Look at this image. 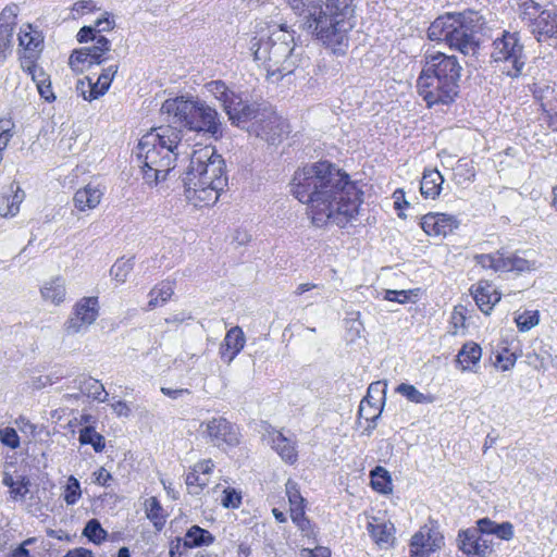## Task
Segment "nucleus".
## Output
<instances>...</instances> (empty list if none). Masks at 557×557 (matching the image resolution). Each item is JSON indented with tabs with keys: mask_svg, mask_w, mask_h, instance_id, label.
<instances>
[{
	"mask_svg": "<svg viewBox=\"0 0 557 557\" xmlns=\"http://www.w3.org/2000/svg\"><path fill=\"white\" fill-rule=\"evenodd\" d=\"M290 186L292 194L308 205L315 226L346 227L358 220L363 193L333 164L318 162L297 170Z\"/></svg>",
	"mask_w": 557,
	"mask_h": 557,
	"instance_id": "f257e3e1",
	"label": "nucleus"
},
{
	"mask_svg": "<svg viewBox=\"0 0 557 557\" xmlns=\"http://www.w3.org/2000/svg\"><path fill=\"white\" fill-rule=\"evenodd\" d=\"M184 196L195 207L215 203L227 185L225 161L213 146H200L182 177Z\"/></svg>",
	"mask_w": 557,
	"mask_h": 557,
	"instance_id": "f03ea898",
	"label": "nucleus"
},
{
	"mask_svg": "<svg viewBox=\"0 0 557 557\" xmlns=\"http://www.w3.org/2000/svg\"><path fill=\"white\" fill-rule=\"evenodd\" d=\"M182 138L183 131L173 125L156 127L140 138L134 153L146 184L156 186L165 181L187 147Z\"/></svg>",
	"mask_w": 557,
	"mask_h": 557,
	"instance_id": "7ed1b4c3",
	"label": "nucleus"
},
{
	"mask_svg": "<svg viewBox=\"0 0 557 557\" xmlns=\"http://www.w3.org/2000/svg\"><path fill=\"white\" fill-rule=\"evenodd\" d=\"M482 23V15L474 10L447 12L432 22L428 37L444 41L465 55L474 54L479 47L476 34Z\"/></svg>",
	"mask_w": 557,
	"mask_h": 557,
	"instance_id": "20e7f679",
	"label": "nucleus"
},
{
	"mask_svg": "<svg viewBox=\"0 0 557 557\" xmlns=\"http://www.w3.org/2000/svg\"><path fill=\"white\" fill-rule=\"evenodd\" d=\"M355 26L354 0H331L309 32L334 53H345L349 46V33Z\"/></svg>",
	"mask_w": 557,
	"mask_h": 557,
	"instance_id": "39448f33",
	"label": "nucleus"
},
{
	"mask_svg": "<svg viewBox=\"0 0 557 557\" xmlns=\"http://www.w3.org/2000/svg\"><path fill=\"white\" fill-rule=\"evenodd\" d=\"M162 115L173 124L187 131L222 137V123L218 111L206 101L194 97H175L166 99L160 109Z\"/></svg>",
	"mask_w": 557,
	"mask_h": 557,
	"instance_id": "423d86ee",
	"label": "nucleus"
},
{
	"mask_svg": "<svg viewBox=\"0 0 557 557\" xmlns=\"http://www.w3.org/2000/svg\"><path fill=\"white\" fill-rule=\"evenodd\" d=\"M294 48V36L283 26L265 39L253 38L250 47L255 60L264 67L273 82L292 74L296 69L298 59Z\"/></svg>",
	"mask_w": 557,
	"mask_h": 557,
	"instance_id": "0eeeda50",
	"label": "nucleus"
},
{
	"mask_svg": "<svg viewBox=\"0 0 557 557\" xmlns=\"http://www.w3.org/2000/svg\"><path fill=\"white\" fill-rule=\"evenodd\" d=\"M492 59L503 64V72L510 77L521 75L527 57L518 33L504 32L493 42Z\"/></svg>",
	"mask_w": 557,
	"mask_h": 557,
	"instance_id": "6e6552de",
	"label": "nucleus"
},
{
	"mask_svg": "<svg viewBox=\"0 0 557 557\" xmlns=\"http://www.w3.org/2000/svg\"><path fill=\"white\" fill-rule=\"evenodd\" d=\"M416 87L419 96L429 108L437 104H450L459 94L457 87H453L432 75L429 76L423 71L417 78Z\"/></svg>",
	"mask_w": 557,
	"mask_h": 557,
	"instance_id": "1a4fd4ad",
	"label": "nucleus"
},
{
	"mask_svg": "<svg viewBox=\"0 0 557 557\" xmlns=\"http://www.w3.org/2000/svg\"><path fill=\"white\" fill-rule=\"evenodd\" d=\"M422 71L459 89L462 67L455 55L443 52L426 53Z\"/></svg>",
	"mask_w": 557,
	"mask_h": 557,
	"instance_id": "9d476101",
	"label": "nucleus"
},
{
	"mask_svg": "<svg viewBox=\"0 0 557 557\" xmlns=\"http://www.w3.org/2000/svg\"><path fill=\"white\" fill-rule=\"evenodd\" d=\"M98 297H83L73 307L71 315L64 323L67 335L84 333L95 323L99 315Z\"/></svg>",
	"mask_w": 557,
	"mask_h": 557,
	"instance_id": "9b49d317",
	"label": "nucleus"
},
{
	"mask_svg": "<svg viewBox=\"0 0 557 557\" xmlns=\"http://www.w3.org/2000/svg\"><path fill=\"white\" fill-rule=\"evenodd\" d=\"M200 426L205 428L202 433L213 446H235L239 443L236 428L223 417L212 418Z\"/></svg>",
	"mask_w": 557,
	"mask_h": 557,
	"instance_id": "f8f14e48",
	"label": "nucleus"
},
{
	"mask_svg": "<svg viewBox=\"0 0 557 557\" xmlns=\"http://www.w3.org/2000/svg\"><path fill=\"white\" fill-rule=\"evenodd\" d=\"M286 128V123L281 116L263 109L262 117L252 122L249 126V132L267 143L274 145L282 139Z\"/></svg>",
	"mask_w": 557,
	"mask_h": 557,
	"instance_id": "ddd939ff",
	"label": "nucleus"
},
{
	"mask_svg": "<svg viewBox=\"0 0 557 557\" xmlns=\"http://www.w3.org/2000/svg\"><path fill=\"white\" fill-rule=\"evenodd\" d=\"M444 544V537L440 531L432 525H423L411 539V557H429Z\"/></svg>",
	"mask_w": 557,
	"mask_h": 557,
	"instance_id": "4468645a",
	"label": "nucleus"
},
{
	"mask_svg": "<svg viewBox=\"0 0 557 557\" xmlns=\"http://www.w3.org/2000/svg\"><path fill=\"white\" fill-rule=\"evenodd\" d=\"M421 228L429 236H447L459 226V220L447 213L430 212L421 218Z\"/></svg>",
	"mask_w": 557,
	"mask_h": 557,
	"instance_id": "2eb2a0df",
	"label": "nucleus"
},
{
	"mask_svg": "<svg viewBox=\"0 0 557 557\" xmlns=\"http://www.w3.org/2000/svg\"><path fill=\"white\" fill-rule=\"evenodd\" d=\"M287 8H289L295 15L300 18L302 29L310 27L317 16L322 14L326 8V2L331 0H282Z\"/></svg>",
	"mask_w": 557,
	"mask_h": 557,
	"instance_id": "dca6fc26",
	"label": "nucleus"
},
{
	"mask_svg": "<svg viewBox=\"0 0 557 557\" xmlns=\"http://www.w3.org/2000/svg\"><path fill=\"white\" fill-rule=\"evenodd\" d=\"M504 272H517L518 274L533 272L541 268L537 253L534 250H518L511 255L504 253V262L500 267Z\"/></svg>",
	"mask_w": 557,
	"mask_h": 557,
	"instance_id": "f3484780",
	"label": "nucleus"
},
{
	"mask_svg": "<svg viewBox=\"0 0 557 557\" xmlns=\"http://www.w3.org/2000/svg\"><path fill=\"white\" fill-rule=\"evenodd\" d=\"M237 101L239 104H228L226 106L225 113L228 115L232 124L237 126H244V124L248 122H256L259 117H262L263 110H261L256 104H250L237 96Z\"/></svg>",
	"mask_w": 557,
	"mask_h": 557,
	"instance_id": "a211bd4d",
	"label": "nucleus"
},
{
	"mask_svg": "<svg viewBox=\"0 0 557 557\" xmlns=\"http://www.w3.org/2000/svg\"><path fill=\"white\" fill-rule=\"evenodd\" d=\"M367 530L373 542L382 548L391 546L395 540L393 523L382 518L369 517Z\"/></svg>",
	"mask_w": 557,
	"mask_h": 557,
	"instance_id": "6ab92c4d",
	"label": "nucleus"
},
{
	"mask_svg": "<svg viewBox=\"0 0 557 557\" xmlns=\"http://www.w3.org/2000/svg\"><path fill=\"white\" fill-rule=\"evenodd\" d=\"M271 447L286 463L294 465L298 459L297 441L287 437L280 431L269 433Z\"/></svg>",
	"mask_w": 557,
	"mask_h": 557,
	"instance_id": "aec40b11",
	"label": "nucleus"
},
{
	"mask_svg": "<svg viewBox=\"0 0 557 557\" xmlns=\"http://www.w3.org/2000/svg\"><path fill=\"white\" fill-rule=\"evenodd\" d=\"M245 343L246 337L239 326L228 330L220 347L221 359L230 364L243 350Z\"/></svg>",
	"mask_w": 557,
	"mask_h": 557,
	"instance_id": "412c9836",
	"label": "nucleus"
},
{
	"mask_svg": "<svg viewBox=\"0 0 557 557\" xmlns=\"http://www.w3.org/2000/svg\"><path fill=\"white\" fill-rule=\"evenodd\" d=\"M471 295L480 310L488 314L493 307L500 300V294L487 281H480L471 288Z\"/></svg>",
	"mask_w": 557,
	"mask_h": 557,
	"instance_id": "4be33fe9",
	"label": "nucleus"
},
{
	"mask_svg": "<svg viewBox=\"0 0 557 557\" xmlns=\"http://www.w3.org/2000/svg\"><path fill=\"white\" fill-rule=\"evenodd\" d=\"M517 14L521 22L534 34L539 20L542 17L544 10L541 4L534 0H517Z\"/></svg>",
	"mask_w": 557,
	"mask_h": 557,
	"instance_id": "5701e85b",
	"label": "nucleus"
},
{
	"mask_svg": "<svg viewBox=\"0 0 557 557\" xmlns=\"http://www.w3.org/2000/svg\"><path fill=\"white\" fill-rule=\"evenodd\" d=\"M103 196V191L91 184L78 189L73 198L76 209L79 211L92 210L98 207Z\"/></svg>",
	"mask_w": 557,
	"mask_h": 557,
	"instance_id": "b1692460",
	"label": "nucleus"
},
{
	"mask_svg": "<svg viewBox=\"0 0 557 557\" xmlns=\"http://www.w3.org/2000/svg\"><path fill=\"white\" fill-rule=\"evenodd\" d=\"M40 295L47 302L55 306L61 305L66 297L65 280L61 276H55L45 282L40 288Z\"/></svg>",
	"mask_w": 557,
	"mask_h": 557,
	"instance_id": "393cba45",
	"label": "nucleus"
},
{
	"mask_svg": "<svg viewBox=\"0 0 557 557\" xmlns=\"http://www.w3.org/2000/svg\"><path fill=\"white\" fill-rule=\"evenodd\" d=\"M481 356V347L473 342H468L463 344L459 350L456 362L460 367L461 371L475 372V367L478 366Z\"/></svg>",
	"mask_w": 557,
	"mask_h": 557,
	"instance_id": "a878e982",
	"label": "nucleus"
},
{
	"mask_svg": "<svg viewBox=\"0 0 557 557\" xmlns=\"http://www.w3.org/2000/svg\"><path fill=\"white\" fill-rule=\"evenodd\" d=\"M443 175L436 169H425L420 183V191L424 198L435 199L440 196Z\"/></svg>",
	"mask_w": 557,
	"mask_h": 557,
	"instance_id": "bb28decb",
	"label": "nucleus"
},
{
	"mask_svg": "<svg viewBox=\"0 0 557 557\" xmlns=\"http://www.w3.org/2000/svg\"><path fill=\"white\" fill-rule=\"evenodd\" d=\"M74 382L77 384L81 394L102 403L107 400L108 393L104 391L100 381L90 376L82 375L75 379Z\"/></svg>",
	"mask_w": 557,
	"mask_h": 557,
	"instance_id": "cd10ccee",
	"label": "nucleus"
},
{
	"mask_svg": "<svg viewBox=\"0 0 557 557\" xmlns=\"http://www.w3.org/2000/svg\"><path fill=\"white\" fill-rule=\"evenodd\" d=\"M542 14L534 32L537 40L540 41L543 36L557 38V9L544 10Z\"/></svg>",
	"mask_w": 557,
	"mask_h": 557,
	"instance_id": "c85d7f7f",
	"label": "nucleus"
},
{
	"mask_svg": "<svg viewBox=\"0 0 557 557\" xmlns=\"http://www.w3.org/2000/svg\"><path fill=\"white\" fill-rule=\"evenodd\" d=\"M85 51H87L90 63L101 64L102 62L109 60V53L111 51V41L102 35H98L94 37V45L90 47H85Z\"/></svg>",
	"mask_w": 557,
	"mask_h": 557,
	"instance_id": "c756f323",
	"label": "nucleus"
},
{
	"mask_svg": "<svg viewBox=\"0 0 557 557\" xmlns=\"http://www.w3.org/2000/svg\"><path fill=\"white\" fill-rule=\"evenodd\" d=\"M207 90L219 100L224 111L228 104H239L237 101V94L231 90L222 81H212L206 85Z\"/></svg>",
	"mask_w": 557,
	"mask_h": 557,
	"instance_id": "7c9ffc66",
	"label": "nucleus"
},
{
	"mask_svg": "<svg viewBox=\"0 0 557 557\" xmlns=\"http://www.w3.org/2000/svg\"><path fill=\"white\" fill-rule=\"evenodd\" d=\"M12 195L3 196L0 202V215L4 218H13L20 211V206L24 200V191L16 186V189H13V185L11 186Z\"/></svg>",
	"mask_w": 557,
	"mask_h": 557,
	"instance_id": "2f4dec72",
	"label": "nucleus"
},
{
	"mask_svg": "<svg viewBox=\"0 0 557 557\" xmlns=\"http://www.w3.org/2000/svg\"><path fill=\"white\" fill-rule=\"evenodd\" d=\"M174 294L173 284L170 281H162L156 285L148 294V310H153L159 306H163Z\"/></svg>",
	"mask_w": 557,
	"mask_h": 557,
	"instance_id": "473e14b6",
	"label": "nucleus"
},
{
	"mask_svg": "<svg viewBox=\"0 0 557 557\" xmlns=\"http://www.w3.org/2000/svg\"><path fill=\"white\" fill-rule=\"evenodd\" d=\"M385 382L376 381L369 385L366 397L361 400L359 413L362 416L366 411V404H370V399L374 400L375 406H383L386 394Z\"/></svg>",
	"mask_w": 557,
	"mask_h": 557,
	"instance_id": "72a5a7b5",
	"label": "nucleus"
},
{
	"mask_svg": "<svg viewBox=\"0 0 557 557\" xmlns=\"http://www.w3.org/2000/svg\"><path fill=\"white\" fill-rule=\"evenodd\" d=\"M18 7L14 3L7 5L0 13V32L1 35L13 38V32L16 25Z\"/></svg>",
	"mask_w": 557,
	"mask_h": 557,
	"instance_id": "f704fd0d",
	"label": "nucleus"
},
{
	"mask_svg": "<svg viewBox=\"0 0 557 557\" xmlns=\"http://www.w3.org/2000/svg\"><path fill=\"white\" fill-rule=\"evenodd\" d=\"M370 476L373 490L382 494H387L392 492V479L388 471L385 468L376 466L370 472Z\"/></svg>",
	"mask_w": 557,
	"mask_h": 557,
	"instance_id": "c9c22d12",
	"label": "nucleus"
},
{
	"mask_svg": "<svg viewBox=\"0 0 557 557\" xmlns=\"http://www.w3.org/2000/svg\"><path fill=\"white\" fill-rule=\"evenodd\" d=\"M214 541V536L198 525H193L185 535V545L188 547L210 545Z\"/></svg>",
	"mask_w": 557,
	"mask_h": 557,
	"instance_id": "e433bc0d",
	"label": "nucleus"
},
{
	"mask_svg": "<svg viewBox=\"0 0 557 557\" xmlns=\"http://www.w3.org/2000/svg\"><path fill=\"white\" fill-rule=\"evenodd\" d=\"M78 440L82 445H91L97 453L102 451L106 446L104 437L90 425L81 429Z\"/></svg>",
	"mask_w": 557,
	"mask_h": 557,
	"instance_id": "4c0bfd02",
	"label": "nucleus"
},
{
	"mask_svg": "<svg viewBox=\"0 0 557 557\" xmlns=\"http://www.w3.org/2000/svg\"><path fill=\"white\" fill-rule=\"evenodd\" d=\"M396 392L414 404H431L433 401L431 395L421 393L411 384L401 383L397 386Z\"/></svg>",
	"mask_w": 557,
	"mask_h": 557,
	"instance_id": "58836bf2",
	"label": "nucleus"
},
{
	"mask_svg": "<svg viewBox=\"0 0 557 557\" xmlns=\"http://www.w3.org/2000/svg\"><path fill=\"white\" fill-rule=\"evenodd\" d=\"M33 82L36 84L38 94L41 98H44L47 102H53L55 100V95L51 87V81L47 73H37L33 75Z\"/></svg>",
	"mask_w": 557,
	"mask_h": 557,
	"instance_id": "ea45409f",
	"label": "nucleus"
},
{
	"mask_svg": "<svg viewBox=\"0 0 557 557\" xmlns=\"http://www.w3.org/2000/svg\"><path fill=\"white\" fill-rule=\"evenodd\" d=\"M504 251L497 250L494 253H486V255H476L474 257L478 264H480L484 269H492L496 272L500 271L504 272V269L500 268L504 262Z\"/></svg>",
	"mask_w": 557,
	"mask_h": 557,
	"instance_id": "a19ab883",
	"label": "nucleus"
},
{
	"mask_svg": "<svg viewBox=\"0 0 557 557\" xmlns=\"http://www.w3.org/2000/svg\"><path fill=\"white\" fill-rule=\"evenodd\" d=\"M18 41L25 51H36V48L40 45V36L32 29L30 25H26L20 30Z\"/></svg>",
	"mask_w": 557,
	"mask_h": 557,
	"instance_id": "79ce46f5",
	"label": "nucleus"
},
{
	"mask_svg": "<svg viewBox=\"0 0 557 557\" xmlns=\"http://www.w3.org/2000/svg\"><path fill=\"white\" fill-rule=\"evenodd\" d=\"M134 260L129 259H120L116 260L115 263L110 269L111 276L119 283H124L129 273L133 271Z\"/></svg>",
	"mask_w": 557,
	"mask_h": 557,
	"instance_id": "37998d69",
	"label": "nucleus"
},
{
	"mask_svg": "<svg viewBox=\"0 0 557 557\" xmlns=\"http://www.w3.org/2000/svg\"><path fill=\"white\" fill-rule=\"evenodd\" d=\"M83 535H85L90 542L100 544L106 540L108 533L97 519H91L86 523Z\"/></svg>",
	"mask_w": 557,
	"mask_h": 557,
	"instance_id": "c03bdc74",
	"label": "nucleus"
},
{
	"mask_svg": "<svg viewBox=\"0 0 557 557\" xmlns=\"http://www.w3.org/2000/svg\"><path fill=\"white\" fill-rule=\"evenodd\" d=\"M185 482L189 494L198 495L208 485L209 478L202 476V474L197 473L193 468L191 471L187 473Z\"/></svg>",
	"mask_w": 557,
	"mask_h": 557,
	"instance_id": "a18cd8bd",
	"label": "nucleus"
},
{
	"mask_svg": "<svg viewBox=\"0 0 557 557\" xmlns=\"http://www.w3.org/2000/svg\"><path fill=\"white\" fill-rule=\"evenodd\" d=\"M89 55L87 51H85V47L78 50H74L69 59V65L70 67L76 72L82 73L85 70V65L91 66L92 63H90Z\"/></svg>",
	"mask_w": 557,
	"mask_h": 557,
	"instance_id": "49530a36",
	"label": "nucleus"
},
{
	"mask_svg": "<svg viewBox=\"0 0 557 557\" xmlns=\"http://www.w3.org/2000/svg\"><path fill=\"white\" fill-rule=\"evenodd\" d=\"M82 496L81 484L78 480L71 475L64 490V500L67 505H74Z\"/></svg>",
	"mask_w": 557,
	"mask_h": 557,
	"instance_id": "de8ad7c7",
	"label": "nucleus"
},
{
	"mask_svg": "<svg viewBox=\"0 0 557 557\" xmlns=\"http://www.w3.org/2000/svg\"><path fill=\"white\" fill-rule=\"evenodd\" d=\"M479 535V531L474 530H466L461 531L458 535L459 548L467 555H472L474 548V542L476 536Z\"/></svg>",
	"mask_w": 557,
	"mask_h": 557,
	"instance_id": "09e8293b",
	"label": "nucleus"
},
{
	"mask_svg": "<svg viewBox=\"0 0 557 557\" xmlns=\"http://www.w3.org/2000/svg\"><path fill=\"white\" fill-rule=\"evenodd\" d=\"M516 361V355L508 348H503L502 351L496 354L494 366L502 369L503 371H508L513 368Z\"/></svg>",
	"mask_w": 557,
	"mask_h": 557,
	"instance_id": "8fccbe9b",
	"label": "nucleus"
},
{
	"mask_svg": "<svg viewBox=\"0 0 557 557\" xmlns=\"http://www.w3.org/2000/svg\"><path fill=\"white\" fill-rule=\"evenodd\" d=\"M537 311H525L516 318L517 327L521 332H527L539 324Z\"/></svg>",
	"mask_w": 557,
	"mask_h": 557,
	"instance_id": "3c124183",
	"label": "nucleus"
},
{
	"mask_svg": "<svg viewBox=\"0 0 557 557\" xmlns=\"http://www.w3.org/2000/svg\"><path fill=\"white\" fill-rule=\"evenodd\" d=\"M20 62L22 70L27 72L32 78L34 74L45 72L36 65V51H24L20 58Z\"/></svg>",
	"mask_w": 557,
	"mask_h": 557,
	"instance_id": "603ef678",
	"label": "nucleus"
},
{
	"mask_svg": "<svg viewBox=\"0 0 557 557\" xmlns=\"http://www.w3.org/2000/svg\"><path fill=\"white\" fill-rule=\"evenodd\" d=\"M493 552L491 536L480 534L476 536L474 542V548L472 555L480 557H487Z\"/></svg>",
	"mask_w": 557,
	"mask_h": 557,
	"instance_id": "864d4df0",
	"label": "nucleus"
},
{
	"mask_svg": "<svg viewBox=\"0 0 557 557\" xmlns=\"http://www.w3.org/2000/svg\"><path fill=\"white\" fill-rule=\"evenodd\" d=\"M321 289H323L322 285H318L314 283H301L294 290V295L304 296L308 292L317 290L314 294H309V296L306 297V299L310 300L309 305H311L313 304L314 298L322 297V294L320 293Z\"/></svg>",
	"mask_w": 557,
	"mask_h": 557,
	"instance_id": "5fc2aeb1",
	"label": "nucleus"
},
{
	"mask_svg": "<svg viewBox=\"0 0 557 557\" xmlns=\"http://www.w3.org/2000/svg\"><path fill=\"white\" fill-rule=\"evenodd\" d=\"M221 502L225 508H238L242 504V495L234 488H225Z\"/></svg>",
	"mask_w": 557,
	"mask_h": 557,
	"instance_id": "6e6d98bb",
	"label": "nucleus"
},
{
	"mask_svg": "<svg viewBox=\"0 0 557 557\" xmlns=\"http://www.w3.org/2000/svg\"><path fill=\"white\" fill-rule=\"evenodd\" d=\"M1 443L10 448H17L20 446V437L13 428H5L0 430Z\"/></svg>",
	"mask_w": 557,
	"mask_h": 557,
	"instance_id": "4d7b16f0",
	"label": "nucleus"
},
{
	"mask_svg": "<svg viewBox=\"0 0 557 557\" xmlns=\"http://www.w3.org/2000/svg\"><path fill=\"white\" fill-rule=\"evenodd\" d=\"M117 72V65H110L102 71L98 77V85L102 86V89H109L115 74Z\"/></svg>",
	"mask_w": 557,
	"mask_h": 557,
	"instance_id": "13d9d810",
	"label": "nucleus"
},
{
	"mask_svg": "<svg viewBox=\"0 0 557 557\" xmlns=\"http://www.w3.org/2000/svg\"><path fill=\"white\" fill-rule=\"evenodd\" d=\"M412 290H385L384 299L388 301H396L398 304H406L410 299Z\"/></svg>",
	"mask_w": 557,
	"mask_h": 557,
	"instance_id": "bf43d9fd",
	"label": "nucleus"
},
{
	"mask_svg": "<svg viewBox=\"0 0 557 557\" xmlns=\"http://www.w3.org/2000/svg\"><path fill=\"white\" fill-rule=\"evenodd\" d=\"M285 486H286V494H287L289 504L305 503V498L300 495V492H299V488H298V485L296 482H294L293 480H288L286 482Z\"/></svg>",
	"mask_w": 557,
	"mask_h": 557,
	"instance_id": "052dcab7",
	"label": "nucleus"
},
{
	"mask_svg": "<svg viewBox=\"0 0 557 557\" xmlns=\"http://www.w3.org/2000/svg\"><path fill=\"white\" fill-rule=\"evenodd\" d=\"M497 525L498 523L487 518H484L478 521V529L475 530L479 531L480 534L491 536L494 534V531L496 530Z\"/></svg>",
	"mask_w": 557,
	"mask_h": 557,
	"instance_id": "680f3d73",
	"label": "nucleus"
},
{
	"mask_svg": "<svg viewBox=\"0 0 557 557\" xmlns=\"http://www.w3.org/2000/svg\"><path fill=\"white\" fill-rule=\"evenodd\" d=\"M494 534L502 540L509 541L513 536V527L510 522H503L497 525Z\"/></svg>",
	"mask_w": 557,
	"mask_h": 557,
	"instance_id": "e2e57ef3",
	"label": "nucleus"
},
{
	"mask_svg": "<svg viewBox=\"0 0 557 557\" xmlns=\"http://www.w3.org/2000/svg\"><path fill=\"white\" fill-rule=\"evenodd\" d=\"M106 15L107 16L99 18L95 22V25L92 27L96 28V34L101 35L100 33L109 32L114 28V20H111L108 13H106Z\"/></svg>",
	"mask_w": 557,
	"mask_h": 557,
	"instance_id": "0e129e2a",
	"label": "nucleus"
},
{
	"mask_svg": "<svg viewBox=\"0 0 557 557\" xmlns=\"http://www.w3.org/2000/svg\"><path fill=\"white\" fill-rule=\"evenodd\" d=\"M96 9V4L91 0H81L74 3L72 11L77 15H83L88 12H92Z\"/></svg>",
	"mask_w": 557,
	"mask_h": 557,
	"instance_id": "69168bd1",
	"label": "nucleus"
},
{
	"mask_svg": "<svg viewBox=\"0 0 557 557\" xmlns=\"http://www.w3.org/2000/svg\"><path fill=\"white\" fill-rule=\"evenodd\" d=\"M301 557H331V552L326 547L318 546L314 549L304 548L300 552Z\"/></svg>",
	"mask_w": 557,
	"mask_h": 557,
	"instance_id": "338daca9",
	"label": "nucleus"
},
{
	"mask_svg": "<svg viewBox=\"0 0 557 557\" xmlns=\"http://www.w3.org/2000/svg\"><path fill=\"white\" fill-rule=\"evenodd\" d=\"M146 507H147V515L149 518H151V519L159 518L162 507L156 497H150L149 499H147Z\"/></svg>",
	"mask_w": 557,
	"mask_h": 557,
	"instance_id": "774afa93",
	"label": "nucleus"
}]
</instances>
